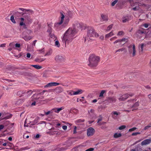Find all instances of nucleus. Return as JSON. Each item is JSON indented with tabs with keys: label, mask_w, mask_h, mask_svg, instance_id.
<instances>
[{
	"label": "nucleus",
	"mask_w": 151,
	"mask_h": 151,
	"mask_svg": "<svg viewBox=\"0 0 151 151\" xmlns=\"http://www.w3.org/2000/svg\"><path fill=\"white\" fill-rule=\"evenodd\" d=\"M137 35H143L145 34L143 30H139L137 32Z\"/></svg>",
	"instance_id": "473e14b6"
},
{
	"label": "nucleus",
	"mask_w": 151,
	"mask_h": 151,
	"mask_svg": "<svg viewBox=\"0 0 151 151\" xmlns=\"http://www.w3.org/2000/svg\"><path fill=\"white\" fill-rule=\"evenodd\" d=\"M144 45L143 44H142L141 45L140 48L142 51L143 50Z\"/></svg>",
	"instance_id": "bf43d9fd"
},
{
	"label": "nucleus",
	"mask_w": 151,
	"mask_h": 151,
	"mask_svg": "<svg viewBox=\"0 0 151 151\" xmlns=\"http://www.w3.org/2000/svg\"><path fill=\"white\" fill-rule=\"evenodd\" d=\"M122 136V134L121 133H115L114 134V138H117Z\"/></svg>",
	"instance_id": "72a5a7b5"
},
{
	"label": "nucleus",
	"mask_w": 151,
	"mask_h": 151,
	"mask_svg": "<svg viewBox=\"0 0 151 151\" xmlns=\"http://www.w3.org/2000/svg\"><path fill=\"white\" fill-rule=\"evenodd\" d=\"M140 134V133L139 132H134L132 134V136H135L137 134Z\"/></svg>",
	"instance_id": "5fc2aeb1"
},
{
	"label": "nucleus",
	"mask_w": 151,
	"mask_h": 151,
	"mask_svg": "<svg viewBox=\"0 0 151 151\" xmlns=\"http://www.w3.org/2000/svg\"><path fill=\"white\" fill-rule=\"evenodd\" d=\"M52 110L51 111H49L47 112H45V114L46 115H47L49 114L50 113H52Z\"/></svg>",
	"instance_id": "6e6d98bb"
},
{
	"label": "nucleus",
	"mask_w": 151,
	"mask_h": 151,
	"mask_svg": "<svg viewBox=\"0 0 151 151\" xmlns=\"http://www.w3.org/2000/svg\"><path fill=\"white\" fill-rule=\"evenodd\" d=\"M124 34V32L123 31H120L117 34L118 36L123 35Z\"/></svg>",
	"instance_id": "ea45409f"
},
{
	"label": "nucleus",
	"mask_w": 151,
	"mask_h": 151,
	"mask_svg": "<svg viewBox=\"0 0 151 151\" xmlns=\"http://www.w3.org/2000/svg\"><path fill=\"white\" fill-rule=\"evenodd\" d=\"M95 132L94 129L92 127H90L87 129V134L88 136H92Z\"/></svg>",
	"instance_id": "1a4fd4ad"
},
{
	"label": "nucleus",
	"mask_w": 151,
	"mask_h": 151,
	"mask_svg": "<svg viewBox=\"0 0 151 151\" xmlns=\"http://www.w3.org/2000/svg\"><path fill=\"white\" fill-rule=\"evenodd\" d=\"M67 126L66 125H64L62 127L63 129L65 130L67 129Z\"/></svg>",
	"instance_id": "052dcab7"
},
{
	"label": "nucleus",
	"mask_w": 151,
	"mask_h": 151,
	"mask_svg": "<svg viewBox=\"0 0 151 151\" xmlns=\"http://www.w3.org/2000/svg\"><path fill=\"white\" fill-rule=\"evenodd\" d=\"M128 106L129 107L128 108H130L132 111H134L137 109L139 105V103L138 102L133 104L134 100H131L128 101Z\"/></svg>",
	"instance_id": "20e7f679"
},
{
	"label": "nucleus",
	"mask_w": 151,
	"mask_h": 151,
	"mask_svg": "<svg viewBox=\"0 0 151 151\" xmlns=\"http://www.w3.org/2000/svg\"><path fill=\"white\" fill-rule=\"evenodd\" d=\"M23 38L26 41H28L32 38L31 36H25L23 37Z\"/></svg>",
	"instance_id": "c756f323"
},
{
	"label": "nucleus",
	"mask_w": 151,
	"mask_h": 151,
	"mask_svg": "<svg viewBox=\"0 0 151 151\" xmlns=\"http://www.w3.org/2000/svg\"><path fill=\"white\" fill-rule=\"evenodd\" d=\"M127 42V39H126L125 38H123L122 39H118V40H116L115 42H114V44H115L118 42H119V43L118 44L119 45H120V47H122V45H121V42Z\"/></svg>",
	"instance_id": "9d476101"
},
{
	"label": "nucleus",
	"mask_w": 151,
	"mask_h": 151,
	"mask_svg": "<svg viewBox=\"0 0 151 151\" xmlns=\"http://www.w3.org/2000/svg\"><path fill=\"white\" fill-rule=\"evenodd\" d=\"M133 95V93L125 94L120 96L118 99L119 101H124L127 99L129 96H132Z\"/></svg>",
	"instance_id": "0eeeda50"
},
{
	"label": "nucleus",
	"mask_w": 151,
	"mask_h": 151,
	"mask_svg": "<svg viewBox=\"0 0 151 151\" xmlns=\"http://www.w3.org/2000/svg\"><path fill=\"white\" fill-rule=\"evenodd\" d=\"M149 24L147 23H144L142 25V26L144 27L145 28H147L148 27L149 25H150Z\"/></svg>",
	"instance_id": "c03bdc74"
},
{
	"label": "nucleus",
	"mask_w": 151,
	"mask_h": 151,
	"mask_svg": "<svg viewBox=\"0 0 151 151\" xmlns=\"http://www.w3.org/2000/svg\"><path fill=\"white\" fill-rule=\"evenodd\" d=\"M107 100L109 103H112L115 102L116 101V99L114 97H110L108 98Z\"/></svg>",
	"instance_id": "dca6fc26"
},
{
	"label": "nucleus",
	"mask_w": 151,
	"mask_h": 151,
	"mask_svg": "<svg viewBox=\"0 0 151 151\" xmlns=\"http://www.w3.org/2000/svg\"><path fill=\"white\" fill-rule=\"evenodd\" d=\"M125 49L124 48H122L121 49H118L117 50H116V52H120L121 51H123Z\"/></svg>",
	"instance_id": "09e8293b"
},
{
	"label": "nucleus",
	"mask_w": 151,
	"mask_h": 151,
	"mask_svg": "<svg viewBox=\"0 0 151 151\" xmlns=\"http://www.w3.org/2000/svg\"><path fill=\"white\" fill-rule=\"evenodd\" d=\"M101 17L103 21H107L108 20V17L107 15L102 14L101 15Z\"/></svg>",
	"instance_id": "393cba45"
},
{
	"label": "nucleus",
	"mask_w": 151,
	"mask_h": 151,
	"mask_svg": "<svg viewBox=\"0 0 151 151\" xmlns=\"http://www.w3.org/2000/svg\"><path fill=\"white\" fill-rule=\"evenodd\" d=\"M60 84L59 83L56 82H51L45 86V88H50L52 86H57Z\"/></svg>",
	"instance_id": "9b49d317"
},
{
	"label": "nucleus",
	"mask_w": 151,
	"mask_h": 151,
	"mask_svg": "<svg viewBox=\"0 0 151 151\" xmlns=\"http://www.w3.org/2000/svg\"><path fill=\"white\" fill-rule=\"evenodd\" d=\"M131 6L132 7H139V6H140V3L138 2H135L134 3H131Z\"/></svg>",
	"instance_id": "4be33fe9"
},
{
	"label": "nucleus",
	"mask_w": 151,
	"mask_h": 151,
	"mask_svg": "<svg viewBox=\"0 0 151 151\" xmlns=\"http://www.w3.org/2000/svg\"><path fill=\"white\" fill-rule=\"evenodd\" d=\"M49 35L51 38L53 40H55L56 37L53 34L50 33V34H49Z\"/></svg>",
	"instance_id": "c9c22d12"
},
{
	"label": "nucleus",
	"mask_w": 151,
	"mask_h": 151,
	"mask_svg": "<svg viewBox=\"0 0 151 151\" xmlns=\"http://www.w3.org/2000/svg\"><path fill=\"white\" fill-rule=\"evenodd\" d=\"M132 10H133L135 11H137L139 10L140 9L139 7H132Z\"/></svg>",
	"instance_id": "a19ab883"
},
{
	"label": "nucleus",
	"mask_w": 151,
	"mask_h": 151,
	"mask_svg": "<svg viewBox=\"0 0 151 151\" xmlns=\"http://www.w3.org/2000/svg\"><path fill=\"white\" fill-rule=\"evenodd\" d=\"M126 127L125 125H122L121 126L119 127V130H122L123 129H124L126 128Z\"/></svg>",
	"instance_id": "de8ad7c7"
},
{
	"label": "nucleus",
	"mask_w": 151,
	"mask_h": 151,
	"mask_svg": "<svg viewBox=\"0 0 151 151\" xmlns=\"http://www.w3.org/2000/svg\"><path fill=\"white\" fill-rule=\"evenodd\" d=\"M84 121V119H78L75 121V123L77 124H79V123L81 122H83Z\"/></svg>",
	"instance_id": "2f4dec72"
},
{
	"label": "nucleus",
	"mask_w": 151,
	"mask_h": 151,
	"mask_svg": "<svg viewBox=\"0 0 151 151\" xmlns=\"http://www.w3.org/2000/svg\"><path fill=\"white\" fill-rule=\"evenodd\" d=\"M31 66L38 69H41L42 68V66L37 65H32Z\"/></svg>",
	"instance_id": "f704fd0d"
},
{
	"label": "nucleus",
	"mask_w": 151,
	"mask_h": 151,
	"mask_svg": "<svg viewBox=\"0 0 151 151\" xmlns=\"http://www.w3.org/2000/svg\"><path fill=\"white\" fill-rule=\"evenodd\" d=\"M38 94H34L32 97V100H33L35 99L36 101H37L39 99V97H38Z\"/></svg>",
	"instance_id": "a878e982"
},
{
	"label": "nucleus",
	"mask_w": 151,
	"mask_h": 151,
	"mask_svg": "<svg viewBox=\"0 0 151 151\" xmlns=\"http://www.w3.org/2000/svg\"><path fill=\"white\" fill-rule=\"evenodd\" d=\"M18 10L17 11H19L20 12H23L24 11H27V10L26 9H24V8H19L18 9H17Z\"/></svg>",
	"instance_id": "79ce46f5"
},
{
	"label": "nucleus",
	"mask_w": 151,
	"mask_h": 151,
	"mask_svg": "<svg viewBox=\"0 0 151 151\" xmlns=\"http://www.w3.org/2000/svg\"><path fill=\"white\" fill-rule=\"evenodd\" d=\"M63 22L61 21L57 23H56L54 24V27L55 29L57 31H60L64 27L63 24Z\"/></svg>",
	"instance_id": "423d86ee"
},
{
	"label": "nucleus",
	"mask_w": 151,
	"mask_h": 151,
	"mask_svg": "<svg viewBox=\"0 0 151 151\" xmlns=\"http://www.w3.org/2000/svg\"><path fill=\"white\" fill-rule=\"evenodd\" d=\"M63 91V89L61 87L57 88L55 89V92L58 93H61Z\"/></svg>",
	"instance_id": "412c9836"
},
{
	"label": "nucleus",
	"mask_w": 151,
	"mask_h": 151,
	"mask_svg": "<svg viewBox=\"0 0 151 151\" xmlns=\"http://www.w3.org/2000/svg\"><path fill=\"white\" fill-rule=\"evenodd\" d=\"M24 127H28L29 126V125L28 124H26V121L24 122Z\"/></svg>",
	"instance_id": "338daca9"
},
{
	"label": "nucleus",
	"mask_w": 151,
	"mask_h": 151,
	"mask_svg": "<svg viewBox=\"0 0 151 151\" xmlns=\"http://www.w3.org/2000/svg\"><path fill=\"white\" fill-rule=\"evenodd\" d=\"M31 56V54L29 53H28L27 54V58H30Z\"/></svg>",
	"instance_id": "0e129e2a"
},
{
	"label": "nucleus",
	"mask_w": 151,
	"mask_h": 151,
	"mask_svg": "<svg viewBox=\"0 0 151 151\" xmlns=\"http://www.w3.org/2000/svg\"><path fill=\"white\" fill-rule=\"evenodd\" d=\"M112 27H113L112 24H111L110 25H109V26L107 28V29H106V30L107 31H109L112 28Z\"/></svg>",
	"instance_id": "37998d69"
},
{
	"label": "nucleus",
	"mask_w": 151,
	"mask_h": 151,
	"mask_svg": "<svg viewBox=\"0 0 151 151\" xmlns=\"http://www.w3.org/2000/svg\"><path fill=\"white\" fill-rule=\"evenodd\" d=\"M128 51L130 54L132 53L133 57L136 55V47L134 44L130 45L128 46Z\"/></svg>",
	"instance_id": "39448f33"
},
{
	"label": "nucleus",
	"mask_w": 151,
	"mask_h": 151,
	"mask_svg": "<svg viewBox=\"0 0 151 151\" xmlns=\"http://www.w3.org/2000/svg\"><path fill=\"white\" fill-rule=\"evenodd\" d=\"M83 91L81 89H78L77 91H75V95H77L79 94H80L83 93Z\"/></svg>",
	"instance_id": "cd10ccee"
},
{
	"label": "nucleus",
	"mask_w": 151,
	"mask_h": 151,
	"mask_svg": "<svg viewBox=\"0 0 151 151\" xmlns=\"http://www.w3.org/2000/svg\"><path fill=\"white\" fill-rule=\"evenodd\" d=\"M117 0H115L114 1H113L111 3V6H114L116 4L117 2Z\"/></svg>",
	"instance_id": "864d4df0"
},
{
	"label": "nucleus",
	"mask_w": 151,
	"mask_h": 151,
	"mask_svg": "<svg viewBox=\"0 0 151 151\" xmlns=\"http://www.w3.org/2000/svg\"><path fill=\"white\" fill-rule=\"evenodd\" d=\"M14 16L13 15L11 16L10 18V20L13 23H15L16 22L14 19Z\"/></svg>",
	"instance_id": "58836bf2"
},
{
	"label": "nucleus",
	"mask_w": 151,
	"mask_h": 151,
	"mask_svg": "<svg viewBox=\"0 0 151 151\" xmlns=\"http://www.w3.org/2000/svg\"><path fill=\"white\" fill-rule=\"evenodd\" d=\"M25 90L20 91L17 92V95L18 96H24V94H25Z\"/></svg>",
	"instance_id": "b1692460"
},
{
	"label": "nucleus",
	"mask_w": 151,
	"mask_h": 151,
	"mask_svg": "<svg viewBox=\"0 0 151 151\" xmlns=\"http://www.w3.org/2000/svg\"><path fill=\"white\" fill-rule=\"evenodd\" d=\"M83 24L76 22L73 24V27H70L66 31L62 38V41L65 44V47L72 42L76 37L75 35L77 32V30L83 27Z\"/></svg>",
	"instance_id": "f257e3e1"
},
{
	"label": "nucleus",
	"mask_w": 151,
	"mask_h": 151,
	"mask_svg": "<svg viewBox=\"0 0 151 151\" xmlns=\"http://www.w3.org/2000/svg\"><path fill=\"white\" fill-rule=\"evenodd\" d=\"M20 45L19 44L16 43L15 44V47H20Z\"/></svg>",
	"instance_id": "69168bd1"
},
{
	"label": "nucleus",
	"mask_w": 151,
	"mask_h": 151,
	"mask_svg": "<svg viewBox=\"0 0 151 151\" xmlns=\"http://www.w3.org/2000/svg\"><path fill=\"white\" fill-rule=\"evenodd\" d=\"M130 18H131V17L127 16H125L123 19L122 22L123 23H125L126 22L129 21L130 20Z\"/></svg>",
	"instance_id": "aec40b11"
},
{
	"label": "nucleus",
	"mask_w": 151,
	"mask_h": 151,
	"mask_svg": "<svg viewBox=\"0 0 151 151\" xmlns=\"http://www.w3.org/2000/svg\"><path fill=\"white\" fill-rule=\"evenodd\" d=\"M106 92L105 90H102L101 91L100 93V95L99 96L100 97H103L104 96V93Z\"/></svg>",
	"instance_id": "4c0bfd02"
},
{
	"label": "nucleus",
	"mask_w": 151,
	"mask_h": 151,
	"mask_svg": "<svg viewBox=\"0 0 151 151\" xmlns=\"http://www.w3.org/2000/svg\"><path fill=\"white\" fill-rule=\"evenodd\" d=\"M102 120V118L101 117L99 119H98V122H97V123H99V125H101L102 124V123H101V122H99L101 121Z\"/></svg>",
	"instance_id": "3c124183"
},
{
	"label": "nucleus",
	"mask_w": 151,
	"mask_h": 151,
	"mask_svg": "<svg viewBox=\"0 0 151 151\" xmlns=\"http://www.w3.org/2000/svg\"><path fill=\"white\" fill-rule=\"evenodd\" d=\"M33 91L31 90H28L26 91L25 93V94L27 97L30 96L32 93Z\"/></svg>",
	"instance_id": "a211bd4d"
},
{
	"label": "nucleus",
	"mask_w": 151,
	"mask_h": 151,
	"mask_svg": "<svg viewBox=\"0 0 151 151\" xmlns=\"http://www.w3.org/2000/svg\"><path fill=\"white\" fill-rule=\"evenodd\" d=\"M74 92H75V91H72L71 92H69V94L71 95H75Z\"/></svg>",
	"instance_id": "13d9d810"
},
{
	"label": "nucleus",
	"mask_w": 151,
	"mask_h": 151,
	"mask_svg": "<svg viewBox=\"0 0 151 151\" xmlns=\"http://www.w3.org/2000/svg\"><path fill=\"white\" fill-rule=\"evenodd\" d=\"M5 44H2L0 45V47H5Z\"/></svg>",
	"instance_id": "774afa93"
},
{
	"label": "nucleus",
	"mask_w": 151,
	"mask_h": 151,
	"mask_svg": "<svg viewBox=\"0 0 151 151\" xmlns=\"http://www.w3.org/2000/svg\"><path fill=\"white\" fill-rule=\"evenodd\" d=\"M94 150V148H89L86 150L85 151H93Z\"/></svg>",
	"instance_id": "4d7b16f0"
},
{
	"label": "nucleus",
	"mask_w": 151,
	"mask_h": 151,
	"mask_svg": "<svg viewBox=\"0 0 151 151\" xmlns=\"http://www.w3.org/2000/svg\"><path fill=\"white\" fill-rule=\"evenodd\" d=\"M23 17L25 18L26 20H27L28 21L30 22L31 19L28 16V14L26 13H22Z\"/></svg>",
	"instance_id": "f3484780"
},
{
	"label": "nucleus",
	"mask_w": 151,
	"mask_h": 151,
	"mask_svg": "<svg viewBox=\"0 0 151 151\" xmlns=\"http://www.w3.org/2000/svg\"><path fill=\"white\" fill-rule=\"evenodd\" d=\"M120 114L119 112H117L116 111H114L111 112V115L112 118L114 119H116L117 118V116Z\"/></svg>",
	"instance_id": "ddd939ff"
},
{
	"label": "nucleus",
	"mask_w": 151,
	"mask_h": 151,
	"mask_svg": "<svg viewBox=\"0 0 151 151\" xmlns=\"http://www.w3.org/2000/svg\"><path fill=\"white\" fill-rule=\"evenodd\" d=\"M100 60V58L94 54H91L89 58V63L88 65L91 67H96Z\"/></svg>",
	"instance_id": "f03ea898"
},
{
	"label": "nucleus",
	"mask_w": 151,
	"mask_h": 151,
	"mask_svg": "<svg viewBox=\"0 0 151 151\" xmlns=\"http://www.w3.org/2000/svg\"><path fill=\"white\" fill-rule=\"evenodd\" d=\"M55 60L58 63H63L65 61V59L62 56L57 55L55 57Z\"/></svg>",
	"instance_id": "6e6552de"
},
{
	"label": "nucleus",
	"mask_w": 151,
	"mask_h": 151,
	"mask_svg": "<svg viewBox=\"0 0 151 151\" xmlns=\"http://www.w3.org/2000/svg\"><path fill=\"white\" fill-rule=\"evenodd\" d=\"M64 109V107H61L60 108H56L52 109V111H54L56 113H59L61 110Z\"/></svg>",
	"instance_id": "4468645a"
},
{
	"label": "nucleus",
	"mask_w": 151,
	"mask_h": 151,
	"mask_svg": "<svg viewBox=\"0 0 151 151\" xmlns=\"http://www.w3.org/2000/svg\"><path fill=\"white\" fill-rule=\"evenodd\" d=\"M114 35L113 31H111L110 32L105 35V38H108L109 37H111L112 35Z\"/></svg>",
	"instance_id": "bb28decb"
},
{
	"label": "nucleus",
	"mask_w": 151,
	"mask_h": 151,
	"mask_svg": "<svg viewBox=\"0 0 151 151\" xmlns=\"http://www.w3.org/2000/svg\"><path fill=\"white\" fill-rule=\"evenodd\" d=\"M55 45L58 47H60V45L58 40H57L55 42Z\"/></svg>",
	"instance_id": "a18cd8bd"
},
{
	"label": "nucleus",
	"mask_w": 151,
	"mask_h": 151,
	"mask_svg": "<svg viewBox=\"0 0 151 151\" xmlns=\"http://www.w3.org/2000/svg\"><path fill=\"white\" fill-rule=\"evenodd\" d=\"M21 21L19 23V24L20 26H24V27H26V25L24 23V19L23 18H20Z\"/></svg>",
	"instance_id": "c85d7f7f"
},
{
	"label": "nucleus",
	"mask_w": 151,
	"mask_h": 151,
	"mask_svg": "<svg viewBox=\"0 0 151 151\" xmlns=\"http://www.w3.org/2000/svg\"><path fill=\"white\" fill-rule=\"evenodd\" d=\"M69 21V19L68 17L67 18L66 17L65 18V19L64 21H63V24L64 26V27H65L68 24Z\"/></svg>",
	"instance_id": "6ab92c4d"
},
{
	"label": "nucleus",
	"mask_w": 151,
	"mask_h": 151,
	"mask_svg": "<svg viewBox=\"0 0 151 151\" xmlns=\"http://www.w3.org/2000/svg\"><path fill=\"white\" fill-rule=\"evenodd\" d=\"M76 133V127H75L73 129V134H75Z\"/></svg>",
	"instance_id": "680f3d73"
},
{
	"label": "nucleus",
	"mask_w": 151,
	"mask_h": 151,
	"mask_svg": "<svg viewBox=\"0 0 151 151\" xmlns=\"http://www.w3.org/2000/svg\"><path fill=\"white\" fill-rule=\"evenodd\" d=\"M12 13L15 17H20L23 15V13L20 12L19 11L14 10L13 11Z\"/></svg>",
	"instance_id": "f8f14e48"
},
{
	"label": "nucleus",
	"mask_w": 151,
	"mask_h": 151,
	"mask_svg": "<svg viewBox=\"0 0 151 151\" xmlns=\"http://www.w3.org/2000/svg\"><path fill=\"white\" fill-rule=\"evenodd\" d=\"M136 129H137V128L136 127H134L130 129L129 130V132H132V131L135 130Z\"/></svg>",
	"instance_id": "603ef678"
},
{
	"label": "nucleus",
	"mask_w": 151,
	"mask_h": 151,
	"mask_svg": "<svg viewBox=\"0 0 151 151\" xmlns=\"http://www.w3.org/2000/svg\"><path fill=\"white\" fill-rule=\"evenodd\" d=\"M68 17H69V18H72L73 15V12L72 11H69L68 12Z\"/></svg>",
	"instance_id": "7c9ffc66"
},
{
	"label": "nucleus",
	"mask_w": 151,
	"mask_h": 151,
	"mask_svg": "<svg viewBox=\"0 0 151 151\" xmlns=\"http://www.w3.org/2000/svg\"><path fill=\"white\" fill-rule=\"evenodd\" d=\"M151 127V125L150 124L149 125L145 127L144 129V130H146Z\"/></svg>",
	"instance_id": "8fccbe9b"
},
{
	"label": "nucleus",
	"mask_w": 151,
	"mask_h": 151,
	"mask_svg": "<svg viewBox=\"0 0 151 151\" xmlns=\"http://www.w3.org/2000/svg\"><path fill=\"white\" fill-rule=\"evenodd\" d=\"M65 18V16L63 14H61V20L60 21L62 22H63L64 19Z\"/></svg>",
	"instance_id": "49530a36"
},
{
	"label": "nucleus",
	"mask_w": 151,
	"mask_h": 151,
	"mask_svg": "<svg viewBox=\"0 0 151 151\" xmlns=\"http://www.w3.org/2000/svg\"><path fill=\"white\" fill-rule=\"evenodd\" d=\"M52 50L50 48V49H49L48 50L47 52L45 53V56H49V55H51V54L52 53Z\"/></svg>",
	"instance_id": "5701e85b"
},
{
	"label": "nucleus",
	"mask_w": 151,
	"mask_h": 151,
	"mask_svg": "<svg viewBox=\"0 0 151 151\" xmlns=\"http://www.w3.org/2000/svg\"><path fill=\"white\" fill-rule=\"evenodd\" d=\"M4 127V126L3 125H0V131L3 129Z\"/></svg>",
	"instance_id": "e2e57ef3"
},
{
	"label": "nucleus",
	"mask_w": 151,
	"mask_h": 151,
	"mask_svg": "<svg viewBox=\"0 0 151 151\" xmlns=\"http://www.w3.org/2000/svg\"><path fill=\"white\" fill-rule=\"evenodd\" d=\"M48 28L47 30V32L49 33V34H50V33H52V28L50 27L49 25H48Z\"/></svg>",
	"instance_id": "e433bc0d"
},
{
	"label": "nucleus",
	"mask_w": 151,
	"mask_h": 151,
	"mask_svg": "<svg viewBox=\"0 0 151 151\" xmlns=\"http://www.w3.org/2000/svg\"><path fill=\"white\" fill-rule=\"evenodd\" d=\"M87 36L88 38H89L90 40H92V37H97L99 36V35L95 32L94 29L92 27L88 28Z\"/></svg>",
	"instance_id": "7ed1b4c3"
},
{
	"label": "nucleus",
	"mask_w": 151,
	"mask_h": 151,
	"mask_svg": "<svg viewBox=\"0 0 151 151\" xmlns=\"http://www.w3.org/2000/svg\"><path fill=\"white\" fill-rule=\"evenodd\" d=\"M151 142V140L150 139H146L144 140L141 142V145H145L150 143Z\"/></svg>",
	"instance_id": "2eb2a0df"
}]
</instances>
